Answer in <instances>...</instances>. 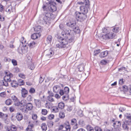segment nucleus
Wrapping results in <instances>:
<instances>
[{
    "label": "nucleus",
    "mask_w": 131,
    "mask_h": 131,
    "mask_svg": "<svg viewBox=\"0 0 131 131\" xmlns=\"http://www.w3.org/2000/svg\"><path fill=\"white\" fill-rule=\"evenodd\" d=\"M89 6V0H87V2H86L84 5L80 7L81 12H75V18L78 21L82 22L86 19L87 18L86 14L88 13V9Z\"/></svg>",
    "instance_id": "obj_1"
},
{
    "label": "nucleus",
    "mask_w": 131,
    "mask_h": 131,
    "mask_svg": "<svg viewBox=\"0 0 131 131\" xmlns=\"http://www.w3.org/2000/svg\"><path fill=\"white\" fill-rule=\"evenodd\" d=\"M115 33L113 32H108L105 35H103L102 38L104 40L111 39L115 38Z\"/></svg>",
    "instance_id": "obj_2"
},
{
    "label": "nucleus",
    "mask_w": 131,
    "mask_h": 131,
    "mask_svg": "<svg viewBox=\"0 0 131 131\" xmlns=\"http://www.w3.org/2000/svg\"><path fill=\"white\" fill-rule=\"evenodd\" d=\"M53 15L51 13H46L45 16L43 18L42 23L43 24H46L48 22H49L50 19H52L53 18Z\"/></svg>",
    "instance_id": "obj_3"
},
{
    "label": "nucleus",
    "mask_w": 131,
    "mask_h": 131,
    "mask_svg": "<svg viewBox=\"0 0 131 131\" xmlns=\"http://www.w3.org/2000/svg\"><path fill=\"white\" fill-rule=\"evenodd\" d=\"M68 44V42L67 40H63V41L60 42L56 45V47L59 48H63L66 47L67 45Z\"/></svg>",
    "instance_id": "obj_4"
},
{
    "label": "nucleus",
    "mask_w": 131,
    "mask_h": 131,
    "mask_svg": "<svg viewBox=\"0 0 131 131\" xmlns=\"http://www.w3.org/2000/svg\"><path fill=\"white\" fill-rule=\"evenodd\" d=\"M6 75L4 77V79L6 82L8 83V82H10L11 81V78L13 77V75L11 73L9 72L8 74V72H6Z\"/></svg>",
    "instance_id": "obj_5"
},
{
    "label": "nucleus",
    "mask_w": 131,
    "mask_h": 131,
    "mask_svg": "<svg viewBox=\"0 0 131 131\" xmlns=\"http://www.w3.org/2000/svg\"><path fill=\"white\" fill-rule=\"evenodd\" d=\"M50 5L48 7L50 10L52 12H54L57 10V8L56 6L55 5L56 3L55 2H50Z\"/></svg>",
    "instance_id": "obj_6"
},
{
    "label": "nucleus",
    "mask_w": 131,
    "mask_h": 131,
    "mask_svg": "<svg viewBox=\"0 0 131 131\" xmlns=\"http://www.w3.org/2000/svg\"><path fill=\"white\" fill-rule=\"evenodd\" d=\"M11 98L14 102V104L15 106H18L19 105V101L15 95L12 96Z\"/></svg>",
    "instance_id": "obj_7"
},
{
    "label": "nucleus",
    "mask_w": 131,
    "mask_h": 131,
    "mask_svg": "<svg viewBox=\"0 0 131 131\" xmlns=\"http://www.w3.org/2000/svg\"><path fill=\"white\" fill-rule=\"evenodd\" d=\"M26 45L22 47L19 46L18 47L17 51L20 54H23L25 53L26 52V50L25 48L26 47Z\"/></svg>",
    "instance_id": "obj_8"
},
{
    "label": "nucleus",
    "mask_w": 131,
    "mask_h": 131,
    "mask_svg": "<svg viewBox=\"0 0 131 131\" xmlns=\"http://www.w3.org/2000/svg\"><path fill=\"white\" fill-rule=\"evenodd\" d=\"M17 127L15 126L12 125L10 127H7L6 131H16L17 130Z\"/></svg>",
    "instance_id": "obj_9"
},
{
    "label": "nucleus",
    "mask_w": 131,
    "mask_h": 131,
    "mask_svg": "<svg viewBox=\"0 0 131 131\" xmlns=\"http://www.w3.org/2000/svg\"><path fill=\"white\" fill-rule=\"evenodd\" d=\"M21 93L22 97L25 98L28 95V91L25 88H22L21 91Z\"/></svg>",
    "instance_id": "obj_10"
},
{
    "label": "nucleus",
    "mask_w": 131,
    "mask_h": 131,
    "mask_svg": "<svg viewBox=\"0 0 131 131\" xmlns=\"http://www.w3.org/2000/svg\"><path fill=\"white\" fill-rule=\"evenodd\" d=\"M54 54V51L51 48L49 50L47 51V53L46 56L50 58Z\"/></svg>",
    "instance_id": "obj_11"
},
{
    "label": "nucleus",
    "mask_w": 131,
    "mask_h": 131,
    "mask_svg": "<svg viewBox=\"0 0 131 131\" xmlns=\"http://www.w3.org/2000/svg\"><path fill=\"white\" fill-rule=\"evenodd\" d=\"M76 25V23L75 22L72 23L71 22H69L66 23V25L68 26L69 27L73 29L75 27V26Z\"/></svg>",
    "instance_id": "obj_12"
},
{
    "label": "nucleus",
    "mask_w": 131,
    "mask_h": 131,
    "mask_svg": "<svg viewBox=\"0 0 131 131\" xmlns=\"http://www.w3.org/2000/svg\"><path fill=\"white\" fill-rule=\"evenodd\" d=\"M77 68L80 72L84 71L85 70V66L83 63L80 64L78 66Z\"/></svg>",
    "instance_id": "obj_13"
},
{
    "label": "nucleus",
    "mask_w": 131,
    "mask_h": 131,
    "mask_svg": "<svg viewBox=\"0 0 131 131\" xmlns=\"http://www.w3.org/2000/svg\"><path fill=\"white\" fill-rule=\"evenodd\" d=\"M60 86L59 85H56L54 86L53 88V92L54 93H57L59 91Z\"/></svg>",
    "instance_id": "obj_14"
},
{
    "label": "nucleus",
    "mask_w": 131,
    "mask_h": 131,
    "mask_svg": "<svg viewBox=\"0 0 131 131\" xmlns=\"http://www.w3.org/2000/svg\"><path fill=\"white\" fill-rule=\"evenodd\" d=\"M108 54V51L106 50L101 52L100 54L99 55V57L101 58H104L106 57Z\"/></svg>",
    "instance_id": "obj_15"
},
{
    "label": "nucleus",
    "mask_w": 131,
    "mask_h": 131,
    "mask_svg": "<svg viewBox=\"0 0 131 131\" xmlns=\"http://www.w3.org/2000/svg\"><path fill=\"white\" fill-rule=\"evenodd\" d=\"M64 124L66 126L65 128L66 129L67 131H70L71 127L69 122L67 121H66L65 122Z\"/></svg>",
    "instance_id": "obj_16"
},
{
    "label": "nucleus",
    "mask_w": 131,
    "mask_h": 131,
    "mask_svg": "<svg viewBox=\"0 0 131 131\" xmlns=\"http://www.w3.org/2000/svg\"><path fill=\"white\" fill-rule=\"evenodd\" d=\"M121 122L119 121H116L113 124V126L116 128H118L121 127Z\"/></svg>",
    "instance_id": "obj_17"
},
{
    "label": "nucleus",
    "mask_w": 131,
    "mask_h": 131,
    "mask_svg": "<svg viewBox=\"0 0 131 131\" xmlns=\"http://www.w3.org/2000/svg\"><path fill=\"white\" fill-rule=\"evenodd\" d=\"M71 37L68 39V43H71V44H73L74 42V36L73 35H71Z\"/></svg>",
    "instance_id": "obj_18"
},
{
    "label": "nucleus",
    "mask_w": 131,
    "mask_h": 131,
    "mask_svg": "<svg viewBox=\"0 0 131 131\" xmlns=\"http://www.w3.org/2000/svg\"><path fill=\"white\" fill-rule=\"evenodd\" d=\"M28 59V60L29 61H28V62H30L31 63V66H30V64H28V68L30 69L31 70H32L33 67L32 66V57H31L30 56H28L27 57Z\"/></svg>",
    "instance_id": "obj_19"
},
{
    "label": "nucleus",
    "mask_w": 131,
    "mask_h": 131,
    "mask_svg": "<svg viewBox=\"0 0 131 131\" xmlns=\"http://www.w3.org/2000/svg\"><path fill=\"white\" fill-rule=\"evenodd\" d=\"M16 118L18 121H20L23 119V115L21 113H17L16 116Z\"/></svg>",
    "instance_id": "obj_20"
},
{
    "label": "nucleus",
    "mask_w": 131,
    "mask_h": 131,
    "mask_svg": "<svg viewBox=\"0 0 131 131\" xmlns=\"http://www.w3.org/2000/svg\"><path fill=\"white\" fill-rule=\"evenodd\" d=\"M8 117L7 115L6 114H4L3 113L0 112V118H1L4 120H6Z\"/></svg>",
    "instance_id": "obj_21"
},
{
    "label": "nucleus",
    "mask_w": 131,
    "mask_h": 131,
    "mask_svg": "<svg viewBox=\"0 0 131 131\" xmlns=\"http://www.w3.org/2000/svg\"><path fill=\"white\" fill-rule=\"evenodd\" d=\"M10 83L12 86L14 88H16L18 85V83L15 80H13Z\"/></svg>",
    "instance_id": "obj_22"
},
{
    "label": "nucleus",
    "mask_w": 131,
    "mask_h": 131,
    "mask_svg": "<svg viewBox=\"0 0 131 131\" xmlns=\"http://www.w3.org/2000/svg\"><path fill=\"white\" fill-rule=\"evenodd\" d=\"M59 116V117L61 119H63L65 117V114L63 110L60 111Z\"/></svg>",
    "instance_id": "obj_23"
},
{
    "label": "nucleus",
    "mask_w": 131,
    "mask_h": 131,
    "mask_svg": "<svg viewBox=\"0 0 131 131\" xmlns=\"http://www.w3.org/2000/svg\"><path fill=\"white\" fill-rule=\"evenodd\" d=\"M34 28V30L37 33H40L41 32V29L40 26H38Z\"/></svg>",
    "instance_id": "obj_24"
},
{
    "label": "nucleus",
    "mask_w": 131,
    "mask_h": 131,
    "mask_svg": "<svg viewBox=\"0 0 131 131\" xmlns=\"http://www.w3.org/2000/svg\"><path fill=\"white\" fill-rule=\"evenodd\" d=\"M0 85H2V86H8V83L6 82L4 80H1L0 81Z\"/></svg>",
    "instance_id": "obj_25"
},
{
    "label": "nucleus",
    "mask_w": 131,
    "mask_h": 131,
    "mask_svg": "<svg viewBox=\"0 0 131 131\" xmlns=\"http://www.w3.org/2000/svg\"><path fill=\"white\" fill-rule=\"evenodd\" d=\"M123 124H122V127L124 130H128L129 127L127 126V125L126 124L125 122H123Z\"/></svg>",
    "instance_id": "obj_26"
},
{
    "label": "nucleus",
    "mask_w": 131,
    "mask_h": 131,
    "mask_svg": "<svg viewBox=\"0 0 131 131\" xmlns=\"http://www.w3.org/2000/svg\"><path fill=\"white\" fill-rule=\"evenodd\" d=\"M86 128L87 131H94V128L89 125L86 126Z\"/></svg>",
    "instance_id": "obj_27"
},
{
    "label": "nucleus",
    "mask_w": 131,
    "mask_h": 131,
    "mask_svg": "<svg viewBox=\"0 0 131 131\" xmlns=\"http://www.w3.org/2000/svg\"><path fill=\"white\" fill-rule=\"evenodd\" d=\"M71 32V30L70 29H67L64 31L65 35L70 36L71 35L70 34Z\"/></svg>",
    "instance_id": "obj_28"
},
{
    "label": "nucleus",
    "mask_w": 131,
    "mask_h": 131,
    "mask_svg": "<svg viewBox=\"0 0 131 131\" xmlns=\"http://www.w3.org/2000/svg\"><path fill=\"white\" fill-rule=\"evenodd\" d=\"M64 104L63 102H61L58 103V107L59 108H60L62 110L64 108Z\"/></svg>",
    "instance_id": "obj_29"
},
{
    "label": "nucleus",
    "mask_w": 131,
    "mask_h": 131,
    "mask_svg": "<svg viewBox=\"0 0 131 131\" xmlns=\"http://www.w3.org/2000/svg\"><path fill=\"white\" fill-rule=\"evenodd\" d=\"M73 30L75 34H79L80 33V30L78 27H75L73 29Z\"/></svg>",
    "instance_id": "obj_30"
},
{
    "label": "nucleus",
    "mask_w": 131,
    "mask_h": 131,
    "mask_svg": "<svg viewBox=\"0 0 131 131\" xmlns=\"http://www.w3.org/2000/svg\"><path fill=\"white\" fill-rule=\"evenodd\" d=\"M62 99L65 101H67L69 99V95L68 94H65L62 97Z\"/></svg>",
    "instance_id": "obj_31"
},
{
    "label": "nucleus",
    "mask_w": 131,
    "mask_h": 131,
    "mask_svg": "<svg viewBox=\"0 0 131 131\" xmlns=\"http://www.w3.org/2000/svg\"><path fill=\"white\" fill-rule=\"evenodd\" d=\"M119 88L121 89L124 92H127L128 90V87L126 85H123L122 88Z\"/></svg>",
    "instance_id": "obj_32"
},
{
    "label": "nucleus",
    "mask_w": 131,
    "mask_h": 131,
    "mask_svg": "<svg viewBox=\"0 0 131 131\" xmlns=\"http://www.w3.org/2000/svg\"><path fill=\"white\" fill-rule=\"evenodd\" d=\"M52 37L51 35H48L47 38V41L48 43H50L52 41Z\"/></svg>",
    "instance_id": "obj_33"
},
{
    "label": "nucleus",
    "mask_w": 131,
    "mask_h": 131,
    "mask_svg": "<svg viewBox=\"0 0 131 131\" xmlns=\"http://www.w3.org/2000/svg\"><path fill=\"white\" fill-rule=\"evenodd\" d=\"M41 36L40 33H33V40L37 39L38 37H39Z\"/></svg>",
    "instance_id": "obj_34"
},
{
    "label": "nucleus",
    "mask_w": 131,
    "mask_h": 131,
    "mask_svg": "<svg viewBox=\"0 0 131 131\" xmlns=\"http://www.w3.org/2000/svg\"><path fill=\"white\" fill-rule=\"evenodd\" d=\"M12 102L11 99H8L6 100L5 103L7 105H9L12 104Z\"/></svg>",
    "instance_id": "obj_35"
},
{
    "label": "nucleus",
    "mask_w": 131,
    "mask_h": 131,
    "mask_svg": "<svg viewBox=\"0 0 131 131\" xmlns=\"http://www.w3.org/2000/svg\"><path fill=\"white\" fill-rule=\"evenodd\" d=\"M28 110H31L32 107H33V106L32 104L29 103L26 104V106Z\"/></svg>",
    "instance_id": "obj_36"
},
{
    "label": "nucleus",
    "mask_w": 131,
    "mask_h": 131,
    "mask_svg": "<svg viewBox=\"0 0 131 131\" xmlns=\"http://www.w3.org/2000/svg\"><path fill=\"white\" fill-rule=\"evenodd\" d=\"M26 104V101L25 100H22L20 102H19V105H20L21 106H25Z\"/></svg>",
    "instance_id": "obj_37"
},
{
    "label": "nucleus",
    "mask_w": 131,
    "mask_h": 131,
    "mask_svg": "<svg viewBox=\"0 0 131 131\" xmlns=\"http://www.w3.org/2000/svg\"><path fill=\"white\" fill-rule=\"evenodd\" d=\"M41 127L43 131H45L47 129V125L45 123H43L42 124Z\"/></svg>",
    "instance_id": "obj_38"
},
{
    "label": "nucleus",
    "mask_w": 131,
    "mask_h": 131,
    "mask_svg": "<svg viewBox=\"0 0 131 131\" xmlns=\"http://www.w3.org/2000/svg\"><path fill=\"white\" fill-rule=\"evenodd\" d=\"M53 125V122L51 121H50L47 122V125L48 127L50 128L52 127Z\"/></svg>",
    "instance_id": "obj_39"
},
{
    "label": "nucleus",
    "mask_w": 131,
    "mask_h": 131,
    "mask_svg": "<svg viewBox=\"0 0 131 131\" xmlns=\"http://www.w3.org/2000/svg\"><path fill=\"white\" fill-rule=\"evenodd\" d=\"M63 90L65 94H69V89L68 87L67 86L64 87Z\"/></svg>",
    "instance_id": "obj_40"
},
{
    "label": "nucleus",
    "mask_w": 131,
    "mask_h": 131,
    "mask_svg": "<svg viewBox=\"0 0 131 131\" xmlns=\"http://www.w3.org/2000/svg\"><path fill=\"white\" fill-rule=\"evenodd\" d=\"M5 10L4 6L2 4L0 3V12H2L3 13Z\"/></svg>",
    "instance_id": "obj_41"
},
{
    "label": "nucleus",
    "mask_w": 131,
    "mask_h": 131,
    "mask_svg": "<svg viewBox=\"0 0 131 131\" xmlns=\"http://www.w3.org/2000/svg\"><path fill=\"white\" fill-rule=\"evenodd\" d=\"M44 78L43 77V75H40L38 81L39 83H41L44 81Z\"/></svg>",
    "instance_id": "obj_42"
},
{
    "label": "nucleus",
    "mask_w": 131,
    "mask_h": 131,
    "mask_svg": "<svg viewBox=\"0 0 131 131\" xmlns=\"http://www.w3.org/2000/svg\"><path fill=\"white\" fill-rule=\"evenodd\" d=\"M20 109L22 112H24V113H26L27 112V108L26 106H21Z\"/></svg>",
    "instance_id": "obj_43"
},
{
    "label": "nucleus",
    "mask_w": 131,
    "mask_h": 131,
    "mask_svg": "<svg viewBox=\"0 0 131 131\" xmlns=\"http://www.w3.org/2000/svg\"><path fill=\"white\" fill-rule=\"evenodd\" d=\"M5 20V18L4 15L3 14H1L0 13V21H3Z\"/></svg>",
    "instance_id": "obj_44"
},
{
    "label": "nucleus",
    "mask_w": 131,
    "mask_h": 131,
    "mask_svg": "<svg viewBox=\"0 0 131 131\" xmlns=\"http://www.w3.org/2000/svg\"><path fill=\"white\" fill-rule=\"evenodd\" d=\"M59 111L58 108L57 106H54L52 109V112L54 113H56L58 112Z\"/></svg>",
    "instance_id": "obj_45"
},
{
    "label": "nucleus",
    "mask_w": 131,
    "mask_h": 131,
    "mask_svg": "<svg viewBox=\"0 0 131 131\" xmlns=\"http://www.w3.org/2000/svg\"><path fill=\"white\" fill-rule=\"evenodd\" d=\"M34 103L36 106L39 107L40 105V101L38 100H34Z\"/></svg>",
    "instance_id": "obj_46"
},
{
    "label": "nucleus",
    "mask_w": 131,
    "mask_h": 131,
    "mask_svg": "<svg viewBox=\"0 0 131 131\" xmlns=\"http://www.w3.org/2000/svg\"><path fill=\"white\" fill-rule=\"evenodd\" d=\"M33 127V124H31L30 125H29L27 127L26 129V130L28 131L30 130L29 131H33L32 130V128Z\"/></svg>",
    "instance_id": "obj_47"
},
{
    "label": "nucleus",
    "mask_w": 131,
    "mask_h": 131,
    "mask_svg": "<svg viewBox=\"0 0 131 131\" xmlns=\"http://www.w3.org/2000/svg\"><path fill=\"white\" fill-rule=\"evenodd\" d=\"M18 85H19V86L23 85L25 84V83L24 82V81L21 79H19L18 80Z\"/></svg>",
    "instance_id": "obj_48"
},
{
    "label": "nucleus",
    "mask_w": 131,
    "mask_h": 131,
    "mask_svg": "<svg viewBox=\"0 0 131 131\" xmlns=\"http://www.w3.org/2000/svg\"><path fill=\"white\" fill-rule=\"evenodd\" d=\"M119 27H115L112 29L113 32L115 33L118 32L119 31Z\"/></svg>",
    "instance_id": "obj_49"
},
{
    "label": "nucleus",
    "mask_w": 131,
    "mask_h": 131,
    "mask_svg": "<svg viewBox=\"0 0 131 131\" xmlns=\"http://www.w3.org/2000/svg\"><path fill=\"white\" fill-rule=\"evenodd\" d=\"M94 129L95 131H102L101 128L98 126H96L95 127Z\"/></svg>",
    "instance_id": "obj_50"
},
{
    "label": "nucleus",
    "mask_w": 131,
    "mask_h": 131,
    "mask_svg": "<svg viewBox=\"0 0 131 131\" xmlns=\"http://www.w3.org/2000/svg\"><path fill=\"white\" fill-rule=\"evenodd\" d=\"M53 96H48L47 97L48 100L51 102H54V99L52 97Z\"/></svg>",
    "instance_id": "obj_51"
},
{
    "label": "nucleus",
    "mask_w": 131,
    "mask_h": 131,
    "mask_svg": "<svg viewBox=\"0 0 131 131\" xmlns=\"http://www.w3.org/2000/svg\"><path fill=\"white\" fill-rule=\"evenodd\" d=\"M100 63L101 65H105L107 63V61L104 60H102L100 61Z\"/></svg>",
    "instance_id": "obj_52"
},
{
    "label": "nucleus",
    "mask_w": 131,
    "mask_h": 131,
    "mask_svg": "<svg viewBox=\"0 0 131 131\" xmlns=\"http://www.w3.org/2000/svg\"><path fill=\"white\" fill-rule=\"evenodd\" d=\"M102 31L103 32L105 33L106 34L108 32V30L107 27H104L102 29Z\"/></svg>",
    "instance_id": "obj_53"
},
{
    "label": "nucleus",
    "mask_w": 131,
    "mask_h": 131,
    "mask_svg": "<svg viewBox=\"0 0 131 131\" xmlns=\"http://www.w3.org/2000/svg\"><path fill=\"white\" fill-rule=\"evenodd\" d=\"M77 120L75 118H73L71 120V124L72 125H74L75 123L77 122Z\"/></svg>",
    "instance_id": "obj_54"
},
{
    "label": "nucleus",
    "mask_w": 131,
    "mask_h": 131,
    "mask_svg": "<svg viewBox=\"0 0 131 131\" xmlns=\"http://www.w3.org/2000/svg\"><path fill=\"white\" fill-rule=\"evenodd\" d=\"M125 80L122 79H120L119 80V84L121 85L123 84L124 83Z\"/></svg>",
    "instance_id": "obj_55"
},
{
    "label": "nucleus",
    "mask_w": 131,
    "mask_h": 131,
    "mask_svg": "<svg viewBox=\"0 0 131 131\" xmlns=\"http://www.w3.org/2000/svg\"><path fill=\"white\" fill-rule=\"evenodd\" d=\"M100 52V49L96 50L94 52V55L95 56H97Z\"/></svg>",
    "instance_id": "obj_56"
},
{
    "label": "nucleus",
    "mask_w": 131,
    "mask_h": 131,
    "mask_svg": "<svg viewBox=\"0 0 131 131\" xmlns=\"http://www.w3.org/2000/svg\"><path fill=\"white\" fill-rule=\"evenodd\" d=\"M47 93L49 95L48 96H54V94L52 91L49 90L48 91Z\"/></svg>",
    "instance_id": "obj_57"
},
{
    "label": "nucleus",
    "mask_w": 131,
    "mask_h": 131,
    "mask_svg": "<svg viewBox=\"0 0 131 131\" xmlns=\"http://www.w3.org/2000/svg\"><path fill=\"white\" fill-rule=\"evenodd\" d=\"M47 110L45 109H43L42 110L41 113L42 115H46L47 114Z\"/></svg>",
    "instance_id": "obj_58"
},
{
    "label": "nucleus",
    "mask_w": 131,
    "mask_h": 131,
    "mask_svg": "<svg viewBox=\"0 0 131 131\" xmlns=\"http://www.w3.org/2000/svg\"><path fill=\"white\" fill-rule=\"evenodd\" d=\"M87 0H85V1L84 2H77V4L82 5H84L86 3V2H87Z\"/></svg>",
    "instance_id": "obj_59"
},
{
    "label": "nucleus",
    "mask_w": 131,
    "mask_h": 131,
    "mask_svg": "<svg viewBox=\"0 0 131 131\" xmlns=\"http://www.w3.org/2000/svg\"><path fill=\"white\" fill-rule=\"evenodd\" d=\"M73 109V107L72 106H68V107L67 108V110L68 111H69V112H70Z\"/></svg>",
    "instance_id": "obj_60"
},
{
    "label": "nucleus",
    "mask_w": 131,
    "mask_h": 131,
    "mask_svg": "<svg viewBox=\"0 0 131 131\" xmlns=\"http://www.w3.org/2000/svg\"><path fill=\"white\" fill-rule=\"evenodd\" d=\"M59 94L61 96L64 95L65 94V93L63 90L60 89L59 91Z\"/></svg>",
    "instance_id": "obj_61"
},
{
    "label": "nucleus",
    "mask_w": 131,
    "mask_h": 131,
    "mask_svg": "<svg viewBox=\"0 0 131 131\" xmlns=\"http://www.w3.org/2000/svg\"><path fill=\"white\" fill-rule=\"evenodd\" d=\"M57 38L59 40V41L60 42V41H63V40H66V39H65L64 38H63L59 36H58Z\"/></svg>",
    "instance_id": "obj_62"
},
{
    "label": "nucleus",
    "mask_w": 131,
    "mask_h": 131,
    "mask_svg": "<svg viewBox=\"0 0 131 131\" xmlns=\"http://www.w3.org/2000/svg\"><path fill=\"white\" fill-rule=\"evenodd\" d=\"M12 62L14 66H16L17 65V62L16 60L13 59L12 60Z\"/></svg>",
    "instance_id": "obj_63"
},
{
    "label": "nucleus",
    "mask_w": 131,
    "mask_h": 131,
    "mask_svg": "<svg viewBox=\"0 0 131 131\" xmlns=\"http://www.w3.org/2000/svg\"><path fill=\"white\" fill-rule=\"evenodd\" d=\"M54 115L53 114H50L48 116V118L49 119H52L54 118Z\"/></svg>",
    "instance_id": "obj_64"
}]
</instances>
